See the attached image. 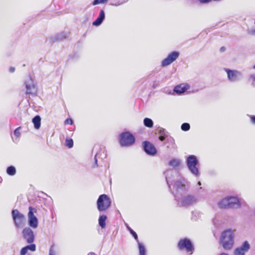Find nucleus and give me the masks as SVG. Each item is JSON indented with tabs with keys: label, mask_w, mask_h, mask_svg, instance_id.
<instances>
[{
	"label": "nucleus",
	"mask_w": 255,
	"mask_h": 255,
	"mask_svg": "<svg viewBox=\"0 0 255 255\" xmlns=\"http://www.w3.org/2000/svg\"><path fill=\"white\" fill-rule=\"evenodd\" d=\"M249 33H250V34H253V35H255V29L250 30L249 31Z\"/></svg>",
	"instance_id": "a19ab883"
},
{
	"label": "nucleus",
	"mask_w": 255,
	"mask_h": 255,
	"mask_svg": "<svg viewBox=\"0 0 255 255\" xmlns=\"http://www.w3.org/2000/svg\"><path fill=\"white\" fill-rule=\"evenodd\" d=\"M134 136L128 132L122 133L120 136L119 142L122 146H130L134 143Z\"/></svg>",
	"instance_id": "20e7f679"
},
{
	"label": "nucleus",
	"mask_w": 255,
	"mask_h": 255,
	"mask_svg": "<svg viewBox=\"0 0 255 255\" xmlns=\"http://www.w3.org/2000/svg\"><path fill=\"white\" fill-rule=\"evenodd\" d=\"M249 81L253 85H255V74H252L250 76Z\"/></svg>",
	"instance_id": "7c9ffc66"
},
{
	"label": "nucleus",
	"mask_w": 255,
	"mask_h": 255,
	"mask_svg": "<svg viewBox=\"0 0 255 255\" xmlns=\"http://www.w3.org/2000/svg\"><path fill=\"white\" fill-rule=\"evenodd\" d=\"M250 248V245L248 241H245L242 245L237 248L234 251V255H245Z\"/></svg>",
	"instance_id": "9b49d317"
},
{
	"label": "nucleus",
	"mask_w": 255,
	"mask_h": 255,
	"mask_svg": "<svg viewBox=\"0 0 255 255\" xmlns=\"http://www.w3.org/2000/svg\"><path fill=\"white\" fill-rule=\"evenodd\" d=\"M251 120L253 124H255V116L251 117Z\"/></svg>",
	"instance_id": "58836bf2"
},
{
	"label": "nucleus",
	"mask_w": 255,
	"mask_h": 255,
	"mask_svg": "<svg viewBox=\"0 0 255 255\" xmlns=\"http://www.w3.org/2000/svg\"><path fill=\"white\" fill-rule=\"evenodd\" d=\"M95 161H96V162H97V160L96 158H95Z\"/></svg>",
	"instance_id": "09e8293b"
},
{
	"label": "nucleus",
	"mask_w": 255,
	"mask_h": 255,
	"mask_svg": "<svg viewBox=\"0 0 255 255\" xmlns=\"http://www.w3.org/2000/svg\"><path fill=\"white\" fill-rule=\"evenodd\" d=\"M25 248L27 250H30L31 251H32V252H34L36 250V246L34 244H31L30 245H28V246H27L26 247H25Z\"/></svg>",
	"instance_id": "c85d7f7f"
},
{
	"label": "nucleus",
	"mask_w": 255,
	"mask_h": 255,
	"mask_svg": "<svg viewBox=\"0 0 255 255\" xmlns=\"http://www.w3.org/2000/svg\"><path fill=\"white\" fill-rule=\"evenodd\" d=\"M168 172H166V179L167 184L168 185H169V182L170 181V178L169 177H168Z\"/></svg>",
	"instance_id": "4c0bfd02"
},
{
	"label": "nucleus",
	"mask_w": 255,
	"mask_h": 255,
	"mask_svg": "<svg viewBox=\"0 0 255 255\" xmlns=\"http://www.w3.org/2000/svg\"><path fill=\"white\" fill-rule=\"evenodd\" d=\"M229 208L233 209H238L241 207L240 200L234 196H228Z\"/></svg>",
	"instance_id": "ddd939ff"
},
{
	"label": "nucleus",
	"mask_w": 255,
	"mask_h": 255,
	"mask_svg": "<svg viewBox=\"0 0 255 255\" xmlns=\"http://www.w3.org/2000/svg\"><path fill=\"white\" fill-rule=\"evenodd\" d=\"M174 187L177 190V192L180 191H184L186 190V180L182 178L180 180L176 181L174 184Z\"/></svg>",
	"instance_id": "f3484780"
},
{
	"label": "nucleus",
	"mask_w": 255,
	"mask_h": 255,
	"mask_svg": "<svg viewBox=\"0 0 255 255\" xmlns=\"http://www.w3.org/2000/svg\"><path fill=\"white\" fill-rule=\"evenodd\" d=\"M128 230L130 232V234L133 236L134 238L137 241V235L128 226H127Z\"/></svg>",
	"instance_id": "cd10ccee"
},
{
	"label": "nucleus",
	"mask_w": 255,
	"mask_h": 255,
	"mask_svg": "<svg viewBox=\"0 0 255 255\" xmlns=\"http://www.w3.org/2000/svg\"><path fill=\"white\" fill-rule=\"evenodd\" d=\"M6 173L10 176L14 175L16 173L15 168L13 166L8 167L6 169Z\"/></svg>",
	"instance_id": "5701e85b"
},
{
	"label": "nucleus",
	"mask_w": 255,
	"mask_h": 255,
	"mask_svg": "<svg viewBox=\"0 0 255 255\" xmlns=\"http://www.w3.org/2000/svg\"><path fill=\"white\" fill-rule=\"evenodd\" d=\"M187 165L190 172L195 176L197 177L200 175L199 169V162L195 155L189 156L186 159Z\"/></svg>",
	"instance_id": "f03ea898"
},
{
	"label": "nucleus",
	"mask_w": 255,
	"mask_h": 255,
	"mask_svg": "<svg viewBox=\"0 0 255 255\" xmlns=\"http://www.w3.org/2000/svg\"><path fill=\"white\" fill-rule=\"evenodd\" d=\"M23 238L26 240L28 243H33L34 239L33 232L29 227L25 228L22 231Z\"/></svg>",
	"instance_id": "4468645a"
},
{
	"label": "nucleus",
	"mask_w": 255,
	"mask_h": 255,
	"mask_svg": "<svg viewBox=\"0 0 255 255\" xmlns=\"http://www.w3.org/2000/svg\"><path fill=\"white\" fill-rule=\"evenodd\" d=\"M178 204L180 206L187 207L193 205L196 202V199L194 196L187 194L179 197L176 196Z\"/></svg>",
	"instance_id": "39448f33"
},
{
	"label": "nucleus",
	"mask_w": 255,
	"mask_h": 255,
	"mask_svg": "<svg viewBox=\"0 0 255 255\" xmlns=\"http://www.w3.org/2000/svg\"><path fill=\"white\" fill-rule=\"evenodd\" d=\"M225 71L227 74L228 80L231 82L238 81L242 78V73L237 70L225 69Z\"/></svg>",
	"instance_id": "1a4fd4ad"
},
{
	"label": "nucleus",
	"mask_w": 255,
	"mask_h": 255,
	"mask_svg": "<svg viewBox=\"0 0 255 255\" xmlns=\"http://www.w3.org/2000/svg\"><path fill=\"white\" fill-rule=\"evenodd\" d=\"M143 123L144 126L148 128H151L153 126V122L152 120L147 118L144 119Z\"/></svg>",
	"instance_id": "b1692460"
},
{
	"label": "nucleus",
	"mask_w": 255,
	"mask_h": 255,
	"mask_svg": "<svg viewBox=\"0 0 255 255\" xmlns=\"http://www.w3.org/2000/svg\"><path fill=\"white\" fill-rule=\"evenodd\" d=\"M179 56V53L177 51H173L169 53L167 57L165 58L161 63L163 67L169 65L174 61H175Z\"/></svg>",
	"instance_id": "9d476101"
},
{
	"label": "nucleus",
	"mask_w": 255,
	"mask_h": 255,
	"mask_svg": "<svg viewBox=\"0 0 255 255\" xmlns=\"http://www.w3.org/2000/svg\"><path fill=\"white\" fill-rule=\"evenodd\" d=\"M29 211L27 214L28 222L29 226L32 228L35 229L37 228L38 225V220L37 218L34 215V213H36V209L29 207Z\"/></svg>",
	"instance_id": "0eeeda50"
},
{
	"label": "nucleus",
	"mask_w": 255,
	"mask_h": 255,
	"mask_svg": "<svg viewBox=\"0 0 255 255\" xmlns=\"http://www.w3.org/2000/svg\"><path fill=\"white\" fill-rule=\"evenodd\" d=\"M217 206L219 208L221 209L230 208L228 196L219 201L217 203Z\"/></svg>",
	"instance_id": "a211bd4d"
},
{
	"label": "nucleus",
	"mask_w": 255,
	"mask_h": 255,
	"mask_svg": "<svg viewBox=\"0 0 255 255\" xmlns=\"http://www.w3.org/2000/svg\"><path fill=\"white\" fill-rule=\"evenodd\" d=\"M190 88L189 85L186 83H182L175 86L173 92L177 95L182 94L186 92Z\"/></svg>",
	"instance_id": "dca6fc26"
},
{
	"label": "nucleus",
	"mask_w": 255,
	"mask_h": 255,
	"mask_svg": "<svg viewBox=\"0 0 255 255\" xmlns=\"http://www.w3.org/2000/svg\"><path fill=\"white\" fill-rule=\"evenodd\" d=\"M19 128H17L14 131V134L16 136L18 137L20 135V132L19 130Z\"/></svg>",
	"instance_id": "f704fd0d"
},
{
	"label": "nucleus",
	"mask_w": 255,
	"mask_h": 255,
	"mask_svg": "<svg viewBox=\"0 0 255 255\" xmlns=\"http://www.w3.org/2000/svg\"><path fill=\"white\" fill-rule=\"evenodd\" d=\"M167 136V135H160V136H159V140H161V141H163V140H165V137H166Z\"/></svg>",
	"instance_id": "e433bc0d"
},
{
	"label": "nucleus",
	"mask_w": 255,
	"mask_h": 255,
	"mask_svg": "<svg viewBox=\"0 0 255 255\" xmlns=\"http://www.w3.org/2000/svg\"><path fill=\"white\" fill-rule=\"evenodd\" d=\"M178 248L181 250L185 251L189 255L193 253V247L191 241L187 239H181L178 245Z\"/></svg>",
	"instance_id": "6e6552de"
},
{
	"label": "nucleus",
	"mask_w": 255,
	"mask_h": 255,
	"mask_svg": "<svg viewBox=\"0 0 255 255\" xmlns=\"http://www.w3.org/2000/svg\"><path fill=\"white\" fill-rule=\"evenodd\" d=\"M220 255H229L227 254H226V253H222Z\"/></svg>",
	"instance_id": "49530a36"
},
{
	"label": "nucleus",
	"mask_w": 255,
	"mask_h": 255,
	"mask_svg": "<svg viewBox=\"0 0 255 255\" xmlns=\"http://www.w3.org/2000/svg\"><path fill=\"white\" fill-rule=\"evenodd\" d=\"M144 150L146 153L151 155L156 154L157 151L154 146L151 143L145 141L143 143Z\"/></svg>",
	"instance_id": "2eb2a0df"
},
{
	"label": "nucleus",
	"mask_w": 255,
	"mask_h": 255,
	"mask_svg": "<svg viewBox=\"0 0 255 255\" xmlns=\"http://www.w3.org/2000/svg\"><path fill=\"white\" fill-rule=\"evenodd\" d=\"M111 200L106 194L100 195L97 200V205L98 210L101 211H105L110 207Z\"/></svg>",
	"instance_id": "7ed1b4c3"
},
{
	"label": "nucleus",
	"mask_w": 255,
	"mask_h": 255,
	"mask_svg": "<svg viewBox=\"0 0 255 255\" xmlns=\"http://www.w3.org/2000/svg\"><path fill=\"white\" fill-rule=\"evenodd\" d=\"M138 248L139 252V255H145V249L144 247L142 244L138 242Z\"/></svg>",
	"instance_id": "393cba45"
},
{
	"label": "nucleus",
	"mask_w": 255,
	"mask_h": 255,
	"mask_svg": "<svg viewBox=\"0 0 255 255\" xmlns=\"http://www.w3.org/2000/svg\"><path fill=\"white\" fill-rule=\"evenodd\" d=\"M159 134H160V135H167V132L164 129H160Z\"/></svg>",
	"instance_id": "72a5a7b5"
},
{
	"label": "nucleus",
	"mask_w": 255,
	"mask_h": 255,
	"mask_svg": "<svg viewBox=\"0 0 255 255\" xmlns=\"http://www.w3.org/2000/svg\"><path fill=\"white\" fill-rule=\"evenodd\" d=\"M253 68L255 70V64L253 65Z\"/></svg>",
	"instance_id": "de8ad7c7"
},
{
	"label": "nucleus",
	"mask_w": 255,
	"mask_h": 255,
	"mask_svg": "<svg viewBox=\"0 0 255 255\" xmlns=\"http://www.w3.org/2000/svg\"><path fill=\"white\" fill-rule=\"evenodd\" d=\"M197 184H198V185H199V186H200L201 185V182H200V181H199V182H198Z\"/></svg>",
	"instance_id": "a18cd8bd"
},
{
	"label": "nucleus",
	"mask_w": 255,
	"mask_h": 255,
	"mask_svg": "<svg viewBox=\"0 0 255 255\" xmlns=\"http://www.w3.org/2000/svg\"><path fill=\"white\" fill-rule=\"evenodd\" d=\"M236 230L228 229L224 231L221 236L220 244L226 250L232 249L235 243Z\"/></svg>",
	"instance_id": "f257e3e1"
},
{
	"label": "nucleus",
	"mask_w": 255,
	"mask_h": 255,
	"mask_svg": "<svg viewBox=\"0 0 255 255\" xmlns=\"http://www.w3.org/2000/svg\"><path fill=\"white\" fill-rule=\"evenodd\" d=\"M12 216L15 227L17 228L22 227L25 220L24 215L20 213L17 210H13Z\"/></svg>",
	"instance_id": "423d86ee"
},
{
	"label": "nucleus",
	"mask_w": 255,
	"mask_h": 255,
	"mask_svg": "<svg viewBox=\"0 0 255 255\" xmlns=\"http://www.w3.org/2000/svg\"><path fill=\"white\" fill-rule=\"evenodd\" d=\"M28 250H27L25 247L23 248L20 251V255H25Z\"/></svg>",
	"instance_id": "2f4dec72"
},
{
	"label": "nucleus",
	"mask_w": 255,
	"mask_h": 255,
	"mask_svg": "<svg viewBox=\"0 0 255 255\" xmlns=\"http://www.w3.org/2000/svg\"><path fill=\"white\" fill-rule=\"evenodd\" d=\"M190 126L188 123H184L181 125V128L183 131H188L190 129Z\"/></svg>",
	"instance_id": "bb28decb"
},
{
	"label": "nucleus",
	"mask_w": 255,
	"mask_h": 255,
	"mask_svg": "<svg viewBox=\"0 0 255 255\" xmlns=\"http://www.w3.org/2000/svg\"><path fill=\"white\" fill-rule=\"evenodd\" d=\"M107 216L106 215H102L100 216L99 219V225L102 228H104L106 226L105 221L107 220Z\"/></svg>",
	"instance_id": "4be33fe9"
},
{
	"label": "nucleus",
	"mask_w": 255,
	"mask_h": 255,
	"mask_svg": "<svg viewBox=\"0 0 255 255\" xmlns=\"http://www.w3.org/2000/svg\"><path fill=\"white\" fill-rule=\"evenodd\" d=\"M181 164V160L178 158H172L169 161L168 165L173 168H177Z\"/></svg>",
	"instance_id": "aec40b11"
},
{
	"label": "nucleus",
	"mask_w": 255,
	"mask_h": 255,
	"mask_svg": "<svg viewBox=\"0 0 255 255\" xmlns=\"http://www.w3.org/2000/svg\"><path fill=\"white\" fill-rule=\"evenodd\" d=\"M67 36V34L65 33L64 35L62 37L59 38L60 39H62L63 38H65Z\"/></svg>",
	"instance_id": "37998d69"
},
{
	"label": "nucleus",
	"mask_w": 255,
	"mask_h": 255,
	"mask_svg": "<svg viewBox=\"0 0 255 255\" xmlns=\"http://www.w3.org/2000/svg\"><path fill=\"white\" fill-rule=\"evenodd\" d=\"M32 123L34 124V128L36 129H38L41 125V118L40 116H36L34 117L32 119Z\"/></svg>",
	"instance_id": "412c9836"
},
{
	"label": "nucleus",
	"mask_w": 255,
	"mask_h": 255,
	"mask_svg": "<svg viewBox=\"0 0 255 255\" xmlns=\"http://www.w3.org/2000/svg\"><path fill=\"white\" fill-rule=\"evenodd\" d=\"M108 0H94L93 2V5H97L98 4H102L107 2Z\"/></svg>",
	"instance_id": "c756f323"
},
{
	"label": "nucleus",
	"mask_w": 255,
	"mask_h": 255,
	"mask_svg": "<svg viewBox=\"0 0 255 255\" xmlns=\"http://www.w3.org/2000/svg\"><path fill=\"white\" fill-rule=\"evenodd\" d=\"M15 70V68L14 67H10L9 69V71L10 72H13Z\"/></svg>",
	"instance_id": "79ce46f5"
},
{
	"label": "nucleus",
	"mask_w": 255,
	"mask_h": 255,
	"mask_svg": "<svg viewBox=\"0 0 255 255\" xmlns=\"http://www.w3.org/2000/svg\"><path fill=\"white\" fill-rule=\"evenodd\" d=\"M65 145L68 148H71L73 146V141L71 138H66L65 140Z\"/></svg>",
	"instance_id": "a878e982"
},
{
	"label": "nucleus",
	"mask_w": 255,
	"mask_h": 255,
	"mask_svg": "<svg viewBox=\"0 0 255 255\" xmlns=\"http://www.w3.org/2000/svg\"><path fill=\"white\" fill-rule=\"evenodd\" d=\"M49 255H55V253L53 250V246H51L50 248Z\"/></svg>",
	"instance_id": "c9c22d12"
},
{
	"label": "nucleus",
	"mask_w": 255,
	"mask_h": 255,
	"mask_svg": "<svg viewBox=\"0 0 255 255\" xmlns=\"http://www.w3.org/2000/svg\"><path fill=\"white\" fill-rule=\"evenodd\" d=\"M88 255H95V254L94 253H89Z\"/></svg>",
	"instance_id": "c03bdc74"
},
{
	"label": "nucleus",
	"mask_w": 255,
	"mask_h": 255,
	"mask_svg": "<svg viewBox=\"0 0 255 255\" xmlns=\"http://www.w3.org/2000/svg\"><path fill=\"white\" fill-rule=\"evenodd\" d=\"M25 84L26 89V94L31 95L32 96L36 95L37 88L31 78H29L28 79L25 81Z\"/></svg>",
	"instance_id": "f8f14e48"
},
{
	"label": "nucleus",
	"mask_w": 255,
	"mask_h": 255,
	"mask_svg": "<svg viewBox=\"0 0 255 255\" xmlns=\"http://www.w3.org/2000/svg\"><path fill=\"white\" fill-rule=\"evenodd\" d=\"M105 17V14L104 11L103 10H101L100 12V15L99 17L97 18V19L94 21L93 23V25L95 26H99L104 19Z\"/></svg>",
	"instance_id": "6ab92c4d"
},
{
	"label": "nucleus",
	"mask_w": 255,
	"mask_h": 255,
	"mask_svg": "<svg viewBox=\"0 0 255 255\" xmlns=\"http://www.w3.org/2000/svg\"><path fill=\"white\" fill-rule=\"evenodd\" d=\"M122 2H117V3H113V4H111L112 5H114V6H118L121 4H122Z\"/></svg>",
	"instance_id": "ea45409f"
},
{
	"label": "nucleus",
	"mask_w": 255,
	"mask_h": 255,
	"mask_svg": "<svg viewBox=\"0 0 255 255\" xmlns=\"http://www.w3.org/2000/svg\"><path fill=\"white\" fill-rule=\"evenodd\" d=\"M65 125H72L73 124V121L71 119H67L65 121Z\"/></svg>",
	"instance_id": "473e14b6"
}]
</instances>
